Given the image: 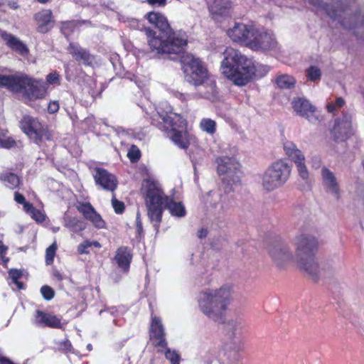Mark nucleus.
Instances as JSON below:
<instances>
[{
	"mask_svg": "<svg viewBox=\"0 0 364 364\" xmlns=\"http://www.w3.org/2000/svg\"><path fill=\"white\" fill-rule=\"evenodd\" d=\"M65 346L68 348V347H70V346H71V343H70L69 341H67V342L65 343Z\"/></svg>",
	"mask_w": 364,
	"mask_h": 364,
	"instance_id": "nucleus-59",
	"label": "nucleus"
},
{
	"mask_svg": "<svg viewBox=\"0 0 364 364\" xmlns=\"http://www.w3.org/2000/svg\"><path fill=\"white\" fill-rule=\"evenodd\" d=\"M87 349H88L89 350H92V345H91V344H88V345L87 346Z\"/></svg>",
	"mask_w": 364,
	"mask_h": 364,
	"instance_id": "nucleus-60",
	"label": "nucleus"
},
{
	"mask_svg": "<svg viewBox=\"0 0 364 364\" xmlns=\"http://www.w3.org/2000/svg\"><path fill=\"white\" fill-rule=\"evenodd\" d=\"M1 37L6 41V44L12 50L18 52L21 55H26L28 54V49L26 46L14 36L11 33L4 32L1 34Z\"/></svg>",
	"mask_w": 364,
	"mask_h": 364,
	"instance_id": "nucleus-26",
	"label": "nucleus"
},
{
	"mask_svg": "<svg viewBox=\"0 0 364 364\" xmlns=\"http://www.w3.org/2000/svg\"><path fill=\"white\" fill-rule=\"evenodd\" d=\"M223 56L220 66L222 74L239 86L247 85L254 77L264 76L269 70L267 65L256 63L230 47L225 50Z\"/></svg>",
	"mask_w": 364,
	"mask_h": 364,
	"instance_id": "nucleus-4",
	"label": "nucleus"
},
{
	"mask_svg": "<svg viewBox=\"0 0 364 364\" xmlns=\"http://www.w3.org/2000/svg\"><path fill=\"white\" fill-rule=\"evenodd\" d=\"M164 348L166 349L164 351L165 357L170 361L171 364H180V354L176 350H171L167 346Z\"/></svg>",
	"mask_w": 364,
	"mask_h": 364,
	"instance_id": "nucleus-37",
	"label": "nucleus"
},
{
	"mask_svg": "<svg viewBox=\"0 0 364 364\" xmlns=\"http://www.w3.org/2000/svg\"><path fill=\"white\" fill-rule=\"evenodd\" d=\"M320 164H321V161H320L319 158L316 157V158L312 159V166L314 168H319L320 167Z\"/></svg>",
	"mask_w": 364,
	"mask_h": 364,
	"instance_id": "nucleus-53",
	"label": "nucleus"
},
{
	"mask_svg": "<svg viewBox=\"0 0 364 364\" xmlns=\"http://www.w3.org/2000/svg\"><path fill=\"white\" fill-rule=\"evenodd\" d=\"M14 200L16 203L19 204H23L26 201L24 196L22 194L19 193L18 192H15Z\"/></svg>",
	"mask_w": 364,
	"mask_h": 364,
	"instance_id": "nucleus-51",
	"label": "nucleus"
},
{
	"mask_svg": "<svg viewBox=\"0 0 364 364\" xmlns=\"http://www.w3.org/2000/svg\"><path fill=\"white\" fill-rule=\"evenodd\" d=\"M75 26V23L73 22V21H68V22H65L63 23V26H62V31L63 33V34L65 36H68V33H67V30L68 29H71L73 28V27Z\"/></svg>",
	"mask_w": 364,
	"mask_h": 364,
	"instance_id": "nucleus-49",
	"label": "nucleus"
},
{
	"mask_svg": "<svg viewBox=\"0 0 364 364\" xmlns=\"http://www.w3.org/2000/svg\"><path fill=\"white\" fill-rule=\"evenodd\" d=\"M217 171L221 177L224 194L221 190L210 191L206 196V203L220 210H226L235 203L232 195L235 188L241 185L242 172L241 165L234 158L222 156L216 159Z\"/></svg>",
	"mask_w": 364,
	"mask_h": 364,
	"instance_id": "nucleus-3",
	"label": "nucleus"
},
{
	"mask_svg": "<svg viewBox=\"0 0 364 364\" xmlns=\"http://www.w3.org/2000/svg\"><path fill=\"white\" fill-rule=\"evenodd\" d=\"M59 230V228H55L54 231H58Z\"/></svg>",
	"mask_w": 364,
	"mask_h": 364,
	"instance_id": "nucleus-61",
	"label": "nucleus"
},
{
	"mask_svg": "<svg viewBox=\"0 0 364 364\" xmlns=\"http://www.w3.org/2000/svg\"><path fill=\"white\" fill-rule=\"evenodd\" d=\"M127 156L132 162H136L141 157V152L136 146L132 145L128 151Z\"/></svg>",
	"mask_w": 364,
	"mask_h": 364,
	"instance_id": "nucleus-40",
	"label": "nucleus"
},
{
	"mask_svg": "<svg viewBox=\"0 0 364 364\" xmlns=\"http://www.w3.org/2000/svg\"><path fill=\"white\" fill-rule=\"evenodd\" d=\"M46 83L49 85H55L60 83V75L56 72L49 73L46 76Z\"/></svg>",
	"mask_w": 364,
	"mask_h": 364,
	"instance_id": "nucleus-45",
	"label": "nucleus"
},
{
	"mask_svg": "<svg viewBox=\"0 0 364 364\" xmlns=\"http://www.w3.org/2000/svg\"><path fill=\"white\" fill-rule=\"evenodd\" d=\"M291 104L294 110L299 116L305 117L311 123H315L318 120V117L314 114L316 107L306 99L303 97L294 98Z\"/></svg>",
	"mask_w": 364,
	"mask_h": 364,
	"instance_id": "nucleus-19",
	"label": "nucleus"
},
{
	"mask_svg": "<svg viewBox=\"0 0 364 364\" xmlns=\"http://www.w3.org/2000/svg\"><path fill=\"white\" fill-rule=\"evenodd\" d=\"M250 42L249 48L253 50H269L277 46L275 38L271 32L259 29L256 27L255 32Z\"/></svg>",
	"mask_w": 364,
	"mask_h": 364,
	"instance_id": "nucleus-15",
	"label": "nucleus"
},
{
	"mask_svg": "<svg viewBox=\"0 0 364 364\" xmlns=\"http://www.w3.org/2000/svg\"><path fill=\"white\" fill-rule=\"evenodd\" d=\"M124 77L127 78V79H129L130 80H134V82H136V84L137 85L138 87H140V85L137 83L136 82V76L135 75H132L131 73H127L124 76Z\"/></svg>",
	"mask_w": 364,
	"mask_h": 364,
	"instance_id": "nucleus-54",
	"label": "nucleus"
},
{
	"mask_svg": "<svg viewBox=\"0 0 364 364\" xmlns=\"http://www.w3.org/2000/svg\"><path fill=\"white\" fill-rule=\"evenodd\" d=\"M7 250L8 247L0 240V264H4L5 267L9 261V257H6Z\"/></svg>",
	"mask_w": 364,
	"mask_h": 364,
	"instance_id": "nucleus-41",
	"label": "nucleus"
},
{
	"mask_svg": "<svg viewBox=\"0 0 364 364\" xmlns=\"http://www.w3.org/2000/svg\"><path fill=\"white\" fill-rule=\"evenodd\" d=\"M41 293L46 300H50L54 297L55 292L49 286L44 285L41 288Z\"/></svg>",
	"mask_w": 364,
	"mask_h": 364,
	"instance_id": "nucleus-42",
	"label": "nucleus"
},
{
	"mask_svg": "<svg viewBox=\"0 0 364 364\" xmlns=\"http://www.w3.org/2000/svg\"><path fill=\"white\" fill-rule=\"evenodd\" d=\"M150 339L155 347L166 348L168 346L164 327L161 320L157 316H152L151 318Z\"/></svg>",
	"mask_w": 364,
	"mask_h": 364,
	"instance_id": "nucleus-18",
	"label": "nucleus"
},
{
	"mask_svg": "<svg viewBox=\"0 0 364 364\" xmlns=\"http://www.w3.org/2000/svg\"><path fill=\"white\" fill-rule=\"evenodd\" d=\"M165 208H167L170 214L176 218H183L186 215V208L181 202H175L168 198Z\"/></svg>",
	"mask_w": 364,
	"mask_h": 364,
	"instance_id": "nucleus-30",
	"label": "nucleus"
},
{
	"mask_svg": "<svg viewBox=\"0 0 364 364\" xmlns=\"http://www.w3.org/2000/svg\"><path fill=\"white\" fill-rule=\"evenodd\" d=\"M141 192L147 208L148 217L157 232L169 197L165 195L161 184L152 178L143 181Z\"/></svg>",
	"mask_w": 364,
	"mask_h": 364,
	"instance_id": "nucleus-6",
	"label": "nucleus"
},
{
	"mask_svg": "<svg viewBox=\"0 0 364 364\" xmlns=\"http://www.w3.org/2000/svg\"><path fill=\"white\" fill-rule=\"evenodd\" d=\"M199 127L200 129L209 135H213L216 132V122L210 118H203Z\"/></svg>",
	"mask_w": 364,
	"mask_h": 364,
	"instance_id": "nucleus-33",
	"label": "nucleus"
},
{
	"mask_svg": "<svg viewBox=\"0 0 364 364\" xmlns=\"http://www.w3.org/2000/svg\"><path fill=\"white\" fill-rule=\"evenodd\" d=\"M149 23L159 29V33L149 27L144 28L150 49L157 55L178 54L187 45L185 33L173 32L166 17L159 13L151 11L146 14Z\"/></svg>",
	"mask_w": 364,
	"mask_h": 364,
	"instance_id": "nucleus-2",
	"label": "nucleus"
},
{
	"mask_svg": "<svg viewBox=\"0 0 364 364\" xmlns=\"http://www.w3.org/2000/svg\"><path fill=\"white\" fill-rule=\"evenodd\" d=\"M77 210L83 215L84 218L90 221L98 229L105 227V222L98 214L90 203H82L77 206Z\"/></svg>",
	"mask_w": 364,
	"mask_h": 364,
	"instance_id": "nucleus-22",
	"label": "nucleus"
},
{
	"mask_svg": "<svg viewBox=\"0 0 364 364\" xmlns=\"http://www.w3.org/2000/svg\"><path fill=\"white\" fill-rule=\"evenodd\" d=\"M276 83L281 89H291L294 87L296 80L289 75H282L277 77Z\"/></svg>",
	"mask_w": 364,
	"mask_h": 364,
	"instance_id": "nucleus-32",
	"label": "nucleus"
},
{
	"mask_svg": "<svg viewBox=\"0 0 364 364\" xmlns=\"http://www.w3.org/2000/svg\"><path fill=\"white\" fill-rule=\"evenodd\" d=\"M92 247L100 248L101 245L97 241H90V240H85L84 242H82V243H80L77 246V252L80 255L89 254L90 253L89 248H90Z\"/></svg>",
	"mask_w": 364,
	"mask_h": 364,
	"instance_id": "nucleus-34",
	"label": "nucleus"
},
{
	"mask_svg": "<svg viewBox=\"0 0 364 364\" xmlns=\"http://www.w3.org/2000/svg\"><path fill=\"white\" fill-rule=\"evenodd\" d=\"M136 230L138 234L140 235L143 232L142 223L140 217V214L138 212L136 218Z\"/></svg>",
	"mask_w": 364,
	"mask_h": 364,
	"instance_id": "nucleus-50",
	"label": "nucleus"
},
{
	"mask_svg": "<svg viewBox=\"0 0 364 364\" xmlns=\"http://www.w3.org/2000/svg\"><path fill=\"white\" fill-rule=\"evenodd\" d=\"M56 250L57 245L55 243L52 244L46 249V262L47 264H50L53 263Z\"/></svg>",
	"mask_w": 364,
	"mask_h": 364,
	"instance_id": "nucleus-39",
	"label": "nucleus"
},
{
	"mask_svg": "<svg viewBox=\"0 0 364 364\" xmlns=\"http://www.w3.org/2000/svg\"><path fill=\"white\" fill-rule=\"evenodd\" d=\"M295 257L299 267L304 270L312 279L317 281L321 276L331 271L326 264L320 265L315 259L314 254L318 247L316 237L309 232H301L294 239Z\"/></svg>",
	"mask_w": 364,
	"mask_h": 364,
	"instance_id": "nucleus-5",
	"label": "nucleus"
},
{
	"mask_svg": "<svg viewBox=\"0 0 364 364\" xmlns=\"http://www.w3.org/2000/svg\"><path fill=\"white\" fill-rule=\"evenodd\" d=\"M255 28V24L252 22L248 23H235L234 26L227 31V35L233 42L249 48Z\"/></svg>",
	"mask_w": 364,
	"mask_h": 364,
	"instance_id": "nucleus-14",
	"label": "nucleus"
},
{
	"mask_svg": "<svg viewBox=\"0 0 364 364\" xmlns=\"http://www.w3.org/2000/svg\"><path fill=\"white\" fill-rule=\"evenodd\" d=\"M196 93H182L176 92L174 96L182 102H187L191 100L203 97L209 100L214 101L218 97V90L215 80L210 76L206 78L203 82L196 87Z\"/></svg>",
	"mask_w": 364,
	"mask_h": 364,
	"instance_id": "nucleus-12",
	"label": "nucleus"
},
{
	"mask_svg": "<svg viewBox=\"0 0 364 364\" xmlns=\"http://www.w3.org/2000/svg\"><path fill=\"white\" fill-rule=\"evenodd\" d=\"M59 109V104L57 101L50 102L48 104V111L50 114L57 112Z\"/></svg>",
	"mask_w": 364,
	"mask_h": 364,
	"instance_id": "nucleus-47",
	"label": "nucleus"
},
{
	"mask_svg": "<svg viewBox=\"0 0 364 364\" xmlns=\"http://www.w3.org/2000/svg\"><path fill=\"white\" fill-rule=\"evenodd\" d=\"M10 7L14 9H16L18 8V5L16 3H12L11 4H10Z\"/></svg>",
	"mask_w": 364,
	"mask_h": 364,
	"instance_id": "nucleus-57",
	"label": "nucleus"
},
{
	"mask_svg": "<svg viewBox=\"0 0 364 364\" xmlns=\"http://www.w3.org/2000/svg\"><path fill=\"white\" fill-rule=\"evenodd\" d=\"M167 0H146V2L152 6L162 7L166 4Z\"/></svg>",
	"mask_w": 364,
	"mask_h": 364,
	"instance_id": "nucleus-48",
	"label": "nucleus"
},
{
	"mask_svg": "<svg viewBox=\"0 0 364 364\" xmlns=\"http://www.w3.org/2000/svg\"><path fill=\"white\" fill-rule=\"evenodd\" d=\"M306 75L309 80L315 82L320 80L321 71L317 66L311 65L308 69H306Z\"/></svg>",
	"mask_w": 364,
	"mask_h": 364,
	"instance_id": "nucleus-35",
	"label": "nucleus"
},
{
	"mask_svg": "<svg viewBox=\"0 0 364 364\" xmlns=\"http://www.w3.org/2000/svg\"><path fill=\"white\" fill-rule=\"evenodd\" d=\"M131 251L128 247H121L117 249L114 259L119 267L127 272L132 261Z\"/></svg>",
	"mask_w": 364,
	"mask_h": 364,
	"instance_id": "nucleus-27",
	"label": "nucleus"
},
{
	"mask_svg": "<svg viewBox=\"0 0 364 364\" xmlns=\"http://www.w3.org/2000/svg\"><path fill=\"white\" fill-rule=\"evenodd\" d=\"M9 276L12 280V282L16 286L17 289H24L25 287L23 282H19L18 279L22 276V272L16 269H11L9 271Z\"/></svg>",
	"mask_w": 364,
	"mask_h": 364,
	"instance_id": "nucleus-36",
	"label": "nucleus"
},
{
	"mask_svg": "<svg viewBox=\"0 0 364 364\" xmlns=\"http://www.w3.org/2000/svg\"><path fill=\"white\" fill-rule=\"evenodd\" d=\"M151 123L162 131L168 132V137L180 149H186L189 146L188 134L184 130L186 120L180 114L166 111V113L156 111Z\"/></svg>",
	"mask_w": 364,
	"mask_h": 364,
	"instance_id": "nucleus-7",
	"label": "nucleus"
},
{
	"mask_svg": "<svg viewBox=\"0 0 364 364\" xmlns=\"http://www.w3.org/2000/svg\"><path fill=\"white\" fill-rule=\"evenodd\" d=\"M351 115L345 114L341 119L336 122L331 133L336 141L346 140L352 134Z\"/></svg>",
	"mask_w": 364,
	"mask_h": 364,
	"instance_id": "nucleus-17",
	"label": "nucleus"
},
{
	"mask_svg": "<svg viewBox=\"0 0 364 364\" xmlns=\"http://www.w3.org/2000/svg\"><path fill=\"white\" fill-rule=\"evenodd\" d=\"M283 149L288 158L295 164L299 176L304 181H307L309 173L305 164L306 159L303 152L291 141H284L283 143Z\"/></svg>",
	"mask_w": 364,
	"mask_h": 364,
	"instance_id": "nucleus-13",
	"label": "nucleus"
},
{
	"mask_svg": "<svg viewBox=\"0 0 364 364\" xmlns=\"http://www.w3.org/2000/svg\"><path fill=\"white\" fill-rule=\"evenodd\" d=\"M16 146V141L10 136H7L3 132H0V147L4 149H11Z\"/></svg>",
	"mask_w": 364,
	"mask_h": 364,
	"instance_id": "nucleus-38",
	"label": "nucleus"
},
{
	"mask_svg": "<svg viewBox=\"0 0 364 364\" xmlns=\"http://www.w3.org/2000/svg\"><path fill=\"white\" fill-rule=\"evenodd\" d=\"M208 232L205 229H201L198 232V236L200 238H203L207 236Z\"/></svg>",
	"mask_w": 364,
	"mask_h": 364,
	"instance_id": "nucleus-56",
	"label": "nucleus"
},
{
	"mask_svg": "<svg viewBox=\"0 0 364 364\" xmlns=\"http://www.w3.org/2000/svg\"><path fill=\"white\" fill-rule=\"evenodd\" d=\"M0 87H5L16 93L22 92L31 100L43 98L47 87L42 79H35L23 74L0 75Z\"/></svg>",
	"mask_w": 364,
	"mask_h": 364,
	"instance_id": "nucleus-8",
	"label": "nucleus"
},
{
	"mask_svg": "<svg viewBox=\"0 0 364 364\" xmlns=\"http://www.w3.org/2000/svg\"><path fill=\"white\" fill-rule=\"evenodd\" d=\"M268 251L274 264L279 268L286 267L294 258L289 247L284 242L279 241L272 244Z\"/></svg>",
	"mask_w": 364,
	"mask_h": 364,
	"instance_id": "nucleus-16",
	"label": "nucleus"
},
{
	"mask_svg": "<svg viewBox=\"0 0 364 364\" xmlns=\"http://www.w3.org/2000/svg\"><path fill=\"white\" fill-rule=\"evenodd\" d=\"M32 323L38 327H49L53 328H63L64 326V323L61 322L60 318L41 310H36L35 311Z\"/></svg>",
	"mask_w": 364,
	"mask_h": 364,
	"instance_id": "nucleus-20",
	"label": "nucleus"
},
{
	"mask_svg": "<svg viewBox=\"0 0 364 364\" xmlns=\"http://www.w3.org/2000/svg\"><path fill=\"white\" fill-rule=\"evenodd\" d=\"M232 300V288L228 285L216 289H206L200 294L198 299L200 311L209 319L223 323L224 331L230 333V338L245 323L241 316H236L225 322V312Z\"/></svg>",
	"mask_w": 364,
	"mask_h": 364,
	"instance_id": "nucleus-1",
	"label": "nucleus"
},
{
	"mask_svg": "<svg viewBox=\"0 0 364 364\" xmlns=\"http://www.w3.org/2000/svg\"><path fill=\"white\" fill-rule=\"evenodd\" d=\"M30 215H31L32 218L38 223H42L45 220L44 214L36 208L33 211H31Z\"/></svg>",
	"mask_w": 364,
	"mask_h": 364,
	"instance_id": "nucleus-46",
	"label": "nucleus"
},
{
	"mask_svg": "<svg viewBox=\"0 0 364 364\" xmlns=\"http://www.w3.org/2000/svg\"><path fill=\"white\" fill-rule=\"evenodd\" d=\"M112 207L117 214H121L124 210V204L123 202L118 200L115 197L113 196L112 199Z\"/></svg>",
	"mask_w": 364,
	"mask_h": 364,
	"instance_id": "nucleus-43",
	"label": "nucleus"
},
{
	"mask_svg": "<svg viewBox=\"0 0 364 364\" xmlns=\"http://www.w3.org/2000/svg\"><path fill=\"white\" fill-rule=\"evenodd\" d=\"M68 50L72 56L80 63L91 65L95 61L94 55H91L87 49L82 48L77 43H70Z\"/></svg>",
	"mask_w": 364,
	"mask_h": 364,
	"instance_id": "nucleus-24",
	"label": "nucleus"
},
{
	"mask_svg": "<svg viewBox=\"0 0 364 364\" xmlns=\"http://www.w3.org/2000/svg\"><path fill=\"white\" fill-rule=\"evenodd\" d=\"M102 312H103V311H102V310H101V311H100V314H102Z\"/></svg>",
	"mask_w": 364,
	"mask_h": 364,
	"instance_id": "nucleus-62",
	"label": "nucleus"
},
{
	"mask_svg": "<svg viewBox=\"0 0 364 364\" xmlns=\"http://www.w3.org/2000/svg\"><path fill=\"white\" fill-rule=\"evenodd\" d=\"M94 178L97 186L102 189L113 192L117 186L116 177L102 168L95 169Z\"/></svg>",
	"mask_w": 364,
	"mask_h": 364,
	"instance_id": "nucleus-21",
	"label": "nucleus"
},
{
	"mask_svg": "<svg viewBox=\"0 0 364 364\" xmlns=\"http://www.w3.org/2000/svg\"><path fill=\"white\" fill-rule=\"evenodd\" d=\"M0 181H2L4 185L10 188L14 189L20 184L19 177L11 172H5L0 174Z\"/></svg>",
	"mask_w": 364,
	"mask_h": 364,
	"instance_id": "nucleus-31",
	"label": "nucleus"
},
{
	"mask_svg": "<svg viewBox=\"0 0 364 364\" xmlns=\"http://www.w3.org/2000/svg\"><path fill=\"white\" fill-rule=\"evenodd\" d=\"M321 177L323 185L326 192L331 193L336 199H338L340 198V188L334 173L327 167H323L321 169Z\"/></svg>",
	"mask_w": 364,
	"mask_h": 364,
	"instance_id": "nucleus-23",
	"label": "nucleus"
},
{
	"mask_svg": "<svg viewBox=\"0 0 364 364\" xmlns=\"http://www.w3.org/2000/svg\"><path fill=\"white\" fill-rule=\"evenodd\" d=\"M344 103V100L342 97H338L335 103H329L327 105V109L329 112H333L336 108L342 107Z\"/></svg>",
	"mask_w": 364,
	"mask_h": 364,
	"instance_id": "nucleus-44",
	"label": "nucleus"
},
{
	"mask_svg": "<svg viewBox=\"0 0 364 364\" xmlns=\"http://www.w3.org/2000/svg\"><path fill=\"white\" fill-rule=\"evenodd\" d=\"M22 205H23L24 210L29 214H31V211H33L35 208L31 203H28L26 201H25V203H23Z\"/></svg>",
	"mask_w": 364,
	"mask_h": 364,
	"instance_id": "nucleus-52",
	"label": "nucleus"
},
{
	"mask_svg": "<svg viewBox=\"0 0 364 364\" xmlns=\"http://www.w3.org/2000/svg\"><path fill=\"white\" fill-rule=\"evenodd\" d=\"M64 226L69 229L70 231L77 233L85 229V224L81 220L75 218L65 215L63 218Z\"/></svg>",
	"mask_w": 364,
	"mask_h": 364,
	"instance_id": "nucleus-29",
	"label": "nucleus"
},
{
	"mask_svg": "<svg viewBox=\"0 0 364 364\" xmlns=\"http://www.w3.org/2000/svg\"><path fill=\"white\" fill-rule=\"evenodd\" d=\"M20 127L31 139L39 144L43 139H51V134L46 126L43 124L38 118L25 115L20 121Z\"/></svg>",
	"mask_w": 364,
	"mask_h": 364,
	"instance_id": "nucleus-11",
	"label": "nucleus"
},
{
	"mask_svg": "<svg viewBox=\"0 0 364 364\" xmlns=\"http://www.w3.org/2000/svg\"><path fill=\"white\" fill-rule=\"evenodd\" d=\"M230 8L231 2L229 0H213L210 10L213 14L224 16L229 13Z\"/></svg>",
	"mask_w": 364,
	"mask_h": 364,
	"instance_id": "nucleus-28",
	"label": "nucleus"
},
{
	"mask_svg": "<svg viewBox=\"0 0 364 364\" xmlns=\"http://www.w3.org/2000/svg\"><path fill=\"white\" fill-rule=\"evenodd\" d=\"M185 78L187 82L195 87L200 85L210 75L203 62L193 55L183 56Z\"/></svg>",
	"mask_w": 364,
	"mask_h": 364,
	"instance_id": "nucleus-10",
	"label": "nucleus"
},
{
	"mask_svg": "<svg viewBox=\"0 0 364 364\" xmlns=\"http://www.w3.org/2000/svg\"><path fill=\"white\" fill-rule=\"evenodd\" d=\"M228 358L231 359L232 360H237L239 359L238 351L234 350L232 352V355H228Z\"/></svg>",
	"mask_w": 364,
	"mask_h": 364,
	"instance_id": "nucleus-55",
	"label": "nucleus"
},
{
	"mask_svg": "<svg viewBox=\"0 0 364 364\" xmlns=\"http://www.w3.org/2000/svg\"><path fill=\"white\" fill-rule=\"evenodd\" d=\"M291 168V165L284 159L273 162L262 176V188L270 192L282 187L288 181Z\"/></svg>",
	"mask_w": 364,
	"mask_h": 364,
	"instance_id": "nucleus-9",
	"label": "nucleus"
},
{
	"mask_svg": "<svg viewBox=\"0 0 364 364\" xmlns=\"http://www.w3.org/2000/svg\"><path fill=\"white\" fill-rule=\"evenodd\" d=\"M36 1L41 4H46V3L48 2L50 0H36Z\"/></svg>",
	"mask_w": 364,
	"mask_h": 364,
	"instance_id": "nucleus-58",
	"label": "nucleus"
},
{
	"mask_svg": "<svg viewBox=\"0 0 364 364\" xmlns=\"http://www.w3.org/2000/svg\"><path fill=\"white\" fill-rule=\"evenodd\" d=\"M34 19L38 25L37 30L40 33H47L53 26L52 12L49 9L42 10L36 13L34 16Z\"/></svg>",
	"mask_w": 364,
	"mask_h": 364,
	"instance_id": "nucleus-25",
	"label": "nucleus"
}]
</instances>
